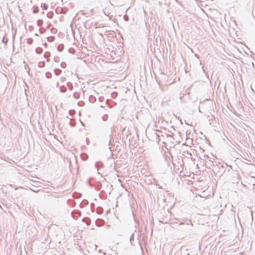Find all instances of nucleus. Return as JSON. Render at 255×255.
Returning a JSON list of instances; mask_svg holds the SVG:
<instances>
[{"instance_id": "obj_1", "label": "nucleus", "mask_w": 255, "mask_h": 255, "mask_svg": "<svg viewBox=\"0 0 255 255\" xmlns=\"http://www.w3.org/2000/svg\"><path fill=\"white\" fill-rule=\"evenodd\" d=\"M180 225H186V227L183 226L181 228V230H185V232H188L191 231L193 227V224L191 220L185 219L183 220L182 221L180 222Z\"/></svg>"}, {"instance_id": "obj_2", "label": "nucleus", "mask_w": 255, "mask_h": 255, "mask_svg": "<svg viewBox=\"0 0 255 255\" xmlns=\"http://www.w3.org/2000/svg\"><path fill=\"white\" fill-rule=\"evenodd\" d=\"M128 142L129 143V148L130 149V152L131 153V158L132 160H133L134 158V156H136V155H135L136 149H135L134 148H133L132 149H131V147H130V146H131L132 141H130V140L129 139Z\"/></svg>"}, {"instance_id": "obj_3", "label": "nucleus", "mask_w": 255, "mask_h": 255, "mask_svg": "<svg viewBox=\"0 0 255 255\" xmlns=\"http://www.w3.org/2000/svg\"><path fill=\"white\" fill-rule=\"evenodd\" d=\"M133 240H134V235H133V234H132L130 236V239H129L130 242L132 245H133Z\"/></svg>"}, {"instance_id": "obj_4", "label": "nucleus", "mask_w": 255, "mask_h": 255, "mask_svg": "<svg viewBox=\"0 0 255 255\" xmlns=\"http://www.w3.org/2000/svg\"><path fill=\"white\" fill-rule=\"evenodd\" d=\"M194 56H195L197 58H198V59H199V58H200V57H199V55H198L197 54H196V53H195V54H194Z\"/></svg>"}, {"instance_id": "obj_5", "label": "nucleus", "mask_w": 255, "mask_h": 255, "mask_svg": "<svg viewBox=\"0 0 255 255\" xmlns=\"http://www.w3.org/2000/svg\"><path fill=\"white\" fill-rule=\"evenodd\" d=\"M252 65H253V66H254V62H253L252 63Z\"/></svg>"}, {"instance_id": "obj_6", "label": "nucleus", "mask_w": 255, "mask_h": 255, "mask_svg": "<svg viewBox=\"0 0 255 255\" xmlns=\"http://www.w3.org/2000/svg\"><path fill=\"white\" fill-rule=\"evenodd\" d=\"M200 65H202V62H201V61H200Z\"/></svg>"}, {"instance_id": "obj_7", "label": "nucleus", "mask_w": 255, "mask_h": 255, "mask_svg": "<svg viewBox=\"0 0 255 255\" xmlns=\"http://www.w3.org/2000/svg\"><path fill=\"white\" fill-rule=\"evenodd\" d=\"M128 193H129V191H128ZM128 196H129V194H128Z\"/></svg>"}]
</instances>
